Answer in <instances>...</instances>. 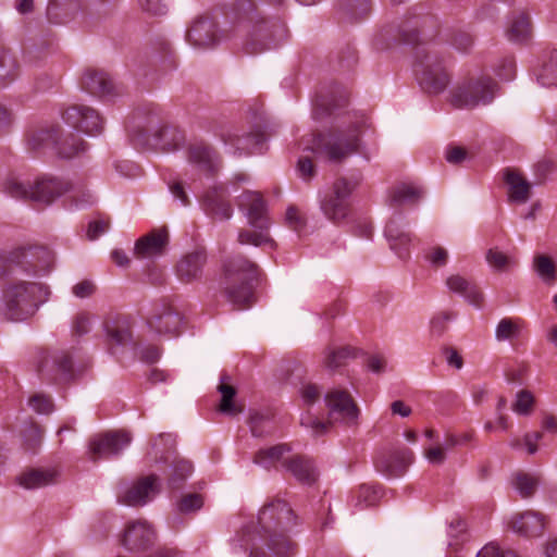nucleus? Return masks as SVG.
Masks as SVG:
<instances>
[{
	"instance_id": "nucleus-1",
	"label": "nucleus",
	"mask_w": 557,
	"mask_h": 557,
	"mask_svg": "<svg viewBox=\"0 0 557 557\" xmlns=\"http://www.w3.org/2000/svg\"><path fill=\"white\" fill-rule=\"evenodd\" d=\"M347 103V94L338 86L323 89L317 95L313 117L319 121L334 117L341 119V122L327 132L304 138V151H311L333 164H341L359 151L368 120L357 113L342 112Z\"/></svg>"
},
{
	"instance_id": "nucleus-2",
	"label": "nucleus",
	"mask_w": 557,
	"mask_h": 557,
	"mask_svg": "<svg viewBox=\"0 0 557 557\" xmlns=\"http://www.w3.org/2000/svg\"><path fill=\"white\" fill-rule=\"evenodd\" d=\"M437 33V18L424 13L422 7H414L400 25L384 27L379 35L397 44H423L416 49L413 70L422 89L431 95L443 92L451 81L444 55L435 46L426 45Z\"/></svg>"
},
{
	"instance_id": "nucleus-3",
	"label": "nucleus",
	"mask_w": 557,
	"mask_h": 557,
	"mask_svg": "<svg viewBox=\"0 0 557 557\" xmlns=\"http://www.w3.org/2000/svg\"><path fill=\"white\" fill-rule=\"evenodd\" d=\"M226 17L245 35L243 48L249 54L275 48L287 35L285 24L277 18L261 16L253 0H235Z\"/></svg>"
},
{
	"instance_id": "nucleus-4",
	"label": "nucleus",
	"mask_w": 557,
	"mask_h": 557,
	"mask_svg": "<svg viewBox=\"0 0 557 557\" xmlns=\"http://www.w3.org/2000/svg\"><path fill=\"white\" fill-rule=\"evenodd\" d=\"M297 523V516L289 504L276 498L260 509L257 528H249L275 557H294L298 552V544L288 533Z\"/></svg>"
},
{
	"instance_id": "nucleus-5",
	"label": "nucleus",
	"mask_w": 557,
	"mask_h": 557,
	"mask_svg": "<svg viewBox=\"0 0 557 557\" xmlns=\"http://www.w3.org/2000/svg\"><path fill=\"white\" fill-rule=\"evenodd\" d=\"M261 271L259 267L238 255L224 263L223 292L226 299L238 308L249 307L253 302L255 283Z\"/></svg>"
},
{
	"instance_id": "nucleus-6",
	"label": "nucleus",
	"mask_w": 557,
	"mask_h": 557,
	"mask_svg": "<svg viewBox=\"0 0 557 557\" xmlns=\"http://www.w3.org/2000/svg\"><path fill=\"white\" fill-rule=\"evenodd\" d=\"M42 286L35 282L17 281L2 286V317L22 322L33 317L40 304Z\"/></svg>"
},
{
	"instance_id": "nucleus-7",
	"label": "nucleus",
	"mask_w": 557,
	"mask_h": 557,
	"mask_svg": "<svg viewBox=\"0 0 557 557\" xmlns=\"http://www.w3.org/2000/svg\"><path fill=\"white\" fill-rule=\"evenodd\" d=\"M128 133L136 147L157 148L163 151L175 150L185 140L183 132L175 126L160 125L157 115H150L147 119L135 117Z\"/></svg>"
},
{
	"instance_id": "nucleus-8",
	"label": "nucleus",
	"mask_w": 557,
	"mask_h": 557,
	"mask_svg": "<svg viewBox=\"0 0 557 557\" xmlns=\"http://www.w3.org/2000/svg\"><path fill=\"white\" fill-rule=\"evenodd\" d=\"M359 185V178L341 176L320 200V208L327 220L341 224L350 214V196Z\"/></svg>"
},
{
	"instance_id": "nucleus-9",
	"label": "nucleus",
	"mask_w": 557,
	"mask_h": 557,
	"mask_svg": "<svg viewBox=\"0 0 557 557\" xmlns=\"http://www.w3.org/2000/svg\"><path fill=\"white\" fill-rule=\"evenodd\" d=\"M497 90L498 84L491 76H471L453 91L451 103L468 109L485 106L494 100Z\"/></svg>"
},
{
	"instance_id": "nucleus-10",
	"label": "nucleus",
	"mask_w": 557,
	"mask_h": 557,
	"mask_svg": "<svg viewBox=\"0 0 557 557\" xmlns=\"http://www.w3.org/2000/svg\"><path fill=\"white\" fill-rule=\"evenodd\" d=\"M214 134L235 156L261 152L267 140L259 129L252 127L246 129L234 124L220 125L214 129Z\"/></svg>"
},
{
	"instance_id": "nucleus-11",
	"label": "nucleus",
	"mask_w": 557,
	"mask_h": 557,
	"mask_svg": "<svg viewBox=\"0 0 557 557\" xmlns=\"http://www.w3.org/2000/svg\"><path fill=\"white\" fill-rule=\"evenodd\" d=\"M36 369L41 380L58 385L69 384L75 375L71 356L66 351L40 349Z\"/></svg>"
},
{
	"instance_id": "nucleus-12",
	"label": "nucleus",
	"mask_w": 557,
	"mask_h": 557,
	"mask_svg": "<svg viewBox=\"0 0 557 557\" xmlns=\"http://www.w3.org/2000/svg\"><path fill=\"white\" fill-rule=\"evenodd\" d=\"M41 259H50V251L38 246H18L2 256V275L14 267L24 272L37 273L48 268V262L40 263Z\"/></svg>"
},
{
	"instance_id": "nucleus-13",
	"label": "nucleus",
	"mask_w": 557,
	"mask_h": 557,
	"mask_svg": "<svg viewBox=\"0 0 557 557\" xmlns=\"http://www.w3.org/2000/svg\"><path fill=\"white\" fill-rule=\"evenodd\" d=\"M62 116L67 125L88 135H98L103 129V119L99 112L84 104L69 107Z\"/></svg>"
},
{
	"instance_id": "nucleus-14",
	"label": "nucleus",
	"mask_w": 557,
	"mask_h": 557,
	"mask_svg": "<svg viewBox=\"0 0 557 557\" xmlns=\"http://www.w3.org/2000/svg\"><path fill=\"white\" fill-rule=\"evenodd\" d=\"M147 323L158 334L177 336L182 330L183 317L168 300L162 299L154 305Z\"/></svg>"
},
{
	"instance_id": "nucleus-15",
	"label": "nucleus",
	"mask_w": 557,
	"mask_h": 557,
	"mask_svg": "<svg viewBox=\"0 0 557 557\" xmlns=\"http://www.w3.org/2000/svg\"><path fill=\"white\" fill-rule=\"evenodd\" d=\"M132 441V436L126 431L108 432L95 436L89 442L90 459L97 462L101 458L116 456Z\"/></svg>"
},
{
	"instance_id": "nucleus-16",
	"label": "nucleus",
	"mask_w": 557,
	"mask_h": 557,
	"mask_svg": "<svg viewBox=\"0 0 557 557\" xmlns=\"http://www.w3.org/2000/svg\"><path fill=\"white\" fill-rule=\"evenodd\" d=\"M239 210L244 211L248 223L257 230H269L271 220L268 206L262 195L257 191L245 190L237 199Z\"/></svg>"
},
{
	"instance_id": "nucleus-17",
	"label": "nucleus",
	"mask_w": 557,
	"mask_h": 557,
	"mask_svg": "<svg viewBox=\"0 0 557 557\" xmlns=\"http://www.w3.org/2000/svg\"><path fill=\"white\" fill-rule=\"evenodd\" d=\"M156 540V532L146 520L129 521L120 537V544L129 552L148 549Z\"/></svg>"
},
{
	"instance_id": "nucleus-18",
	"label": "nucleus",
	"mask_w": 557,
	"mask_h": 557,
	"mask_svg": "<svg viewBox=\"0 0 557 557\" xmlns=\"http://www.w3.org/2000/svg\"><path fill=\"white\" fill-rule=\"evenodd\" d=\"M413 459L414 456L410 448L397 447L380 454L375 460V468L388 478H398L407 471Z\"/></svg>"
},
{
	"instance_id": "nucleus-19",
	"label": "nucleus",
	"mask_w": 557,
	"mask_h": 557,
	"mask_svg": "<svg viewBox=\"0 0 557 557\" xmlns=\"http://www.w3.org/2000/svg\"><path fill=\"white\" fill-rule=\"evenodd\" d=\"M72 188V183L66 180L55 176L39 177L33 183L32 202L49 206Z\"/></svg>"
},
{
	"instance_id": "nucleus-20",
	"label": "nucleus",
	"mask_w": 557,
	"mask_h": 557,
	"mask_svg": "<svg viewBox=\"0 0 557 557\" xmlns=\"http://www.w3.org/2000/svg\"><path fill=\"white\" fill-rule=\"evenodd\" d=\"M159 492V476L149 474L126 488L125 492L119 496L117 500L127 506L139 507L146 505Z\"/></svg>"
},
{
	"instance_id": "nucleus-21",
	"label": "nucleus",
	"mask_w": 557,
	"mask_h": 557,
	"mask_svg": "<svg viewBox=\"0 0 557 557\" xmlns=\"http://www.w3.org/2000/svg\"><path fill=\"white\" fill-rule=\"evenodd\" d=\"M325 403L330 409L331 417L342 419L347 424L356 423L359 416V409L347 391H330L325 395Z\"/></svg>"
},
{
	"instance_id": "nucleus-22",
	"label": "nucleus",
	"mask_w": 557,
	"mask_h": 557,
	"mask_svg": "<svg viewBox=\"0 0 557 557\" xmlns=\"http://www.w3.org/2000/svg\"><path fill=\"white\" fill-rule=\"evenodd\" d=\"M508 523L509 528L520 536L539 537L543 535L547 520L543 513L528 510L513 515Z\"/></svg>"
},
{
	"instance_id": "nucleus-23",
	"label": "nucleus",
	"mask_w": 557,
	"mask_h": 557,
	"mask_svg": "<svg viewBox=\"0 0 557 557\" xmlns=\"http://www.w3.org/2000/svg\"><path fill=\"white\" fill-rule=\"evenodd\" d=\"M206 263L207 251L203 247H198L181 258L176 264V275L184 283L200 280Z\"/></svg>"
},
{
	"instance_id": "nucleus-24",
	"label": "nucleus",
	"mask_w": 557,
	"mask_h": 557,
	"mask_svg": "<svg viewBox=\"0 0 557 557\" xmlns=\"http://www.w3.org/2000/svg\"><path fill=\"white\" fill-rule=\"evenodd\" d=\"M186 37L194 47L202 49L213 47L219 40L216 23L210 16H200L189 27Z\"/></svg>"
},
{
	"instance_id": "nucleus-25",
	"label": "nucleus",
	"mask_w": 557,
	"mask_h": 557,
	"mask_svg": "<svg viewBox=\"0 0 557 557\" xmlns=\"http://www.w3.org/2000/svg\"><path fill=\"white\" fill-rule=\"evenodd\" d=\"M205 211L219 220H228L233 214V208L228 201V194L224 186H214L203 196Z\"/></svg>"
},
{
	"instance_id": "nucleus-26",
	"label": "nucleus",
	"mask_w": 557,
	"mask_h": 557,
	"mask_svg": "<svg viewBox=\"0 0 557 557\" xmlns=\"http://www.w3.org/2000/svg\"><path fill=\"white\" fill-rule=\"evenodd\" d=\"M385 236L391 248L400 257L406 258L409 253L411 234L405 230L400 216L392 218L385 226Z\"/></svg>"
},
{
	"instance_id": "nucleus-27",
	"label": "nucleus",
	"mask_w": 557,
	"mask_h": 557,
	"mask_svg": "<svg viewBox=\"0 0 557 557\" xmlns=\"http://www.w3.org/2000/svg\"><path fill=\"white\" fill-rule=\"evenodd\" d=\"M504 181L508 185V198L511 202L525 203L532 195V185L522 173L513 168L504 170Z\"/></svg>"
},
{
	"instance_id": "nucleus-28",
	"label": "nucleus",
	"mask_w": 557,
	"mask_h": 557,
	"mask_svg": "<svg viewBox=\"0 0 557 557\" xmlns=\"http://www.w3.org/2000/svg\"><path fill=\"white\" fill-rule=\"evenodd\" d=\"M168 242L169 234L165 227L153 230L136 242L135 255L143 258L161 255Z\"/></svg>"
},
{
	"instance_id": "nucleus-29",
	"label": "nucleus",
	"mask_w": 557,
	"mask_h": 557,
	"mask_svg": "<svg viewBox=\"0 0 557 557\" xmlns=\"http://www.w3.org/2000/svg\"><path fill=\"white\" fill-rule=\"evenodd\" d=\"M188 161L209 173L215 172L220 164V158L215 149L205 143H196L189 146Z\"/></svg>"
},
{
	"instance_id": "nucleus-30",
	"label": "nucleus",
	"mask_w": 557,
	"mask_h": 557,
	"mask_svg": "<svg viewBox=\"0 0 557 557\" xmlns=\"http://www.w3.org/2000/svg\"><path fill=\"white\" fill-rule=\"evenodd\" d=\"M81 84L84 90L99 97L111 95L114 89L111 77L102 70H87Z\"/></svg>"
},
{
	"instance_id": "nucleus-31",
	"label": "nucleus",
	"mask_w": 557,
	"mask_h": 557,
	"mask_svg": "<svg viewBox=\"0 0 557 557\" xmlns=\"http://www.w3.org/2000/svg\"><path fill=\"white\" fill-rule=\"evenodd\" d=\"M104 331L110 344L124 346L132 341L131 320L126 315H115L106 320Z\"/></svg>"
},
{
	"instance_id": "nucleus-32",
	"label": "nucleus",
	"mask_w": 557,
	"mask_h": 557,
	"mask_svg": "<svg viewBox=\"0 0 557 557\" xmlns=\"http://www.w3.org/2000/svg\"><path fill=\"white\" fill-rule=\"evenodd\" d=\"M449 290L463 296L470 304L480 308L483 304V294L479 287L470 280L455 274L446 280Z\"/></svg>"
},
{
	"instance_id": "nucleus-33",
	"label": "nucleus",
	"mask_w": 557,
	"mask_h": 557,
	"mask_svg": "<svg viewBox=\"0 0 557 557\" xmlns=\"http://www.w3.org/2000/svg\"><path fill=\"white\" fill-rule=\"evenodd\" d=\"M81 9V0H50L47 17L50 23L63 24L70 21Z\"/></svg>"
},
{
	"instance_id": "nucleus-34",
	"label": "nucleus",
	"mask_w": 557,
	"mask_h": 557,
	"mask_svg": "<svg viewBox=\"0 0 557 557\" xmlns=\"http://www.w3.org/2000/svg\"><path fill=\"white\" fill-rule=\"evenodd\" d=\"M423 189L412 184L400 183L393 186L388 193L391 207H400L404 205H416L423 197Z\"/></svg>"
},
{
	"instance_id": "nucleus-35",
	"label": "nucleus",
	"mask_w": 557,
	"mask_h": 557,
	"mask_svg": "<svg viewBox=\"0 0 557 557\" xmlns=\"http://www.w3.org/2000/svg\"><path fill=\"white\" fill-rule=\"evenodd\" d=\"M284 466L300 483L312 484L318 478L312 460L307 457L294 456L286 460Z\"/></svg>"
},
{
	"instance_id": "nucleus-36",
	"label": "nucleus",
	"mask_w": 557,
	"mask_h": 557,
	"mask_svg": "<svg viewBox=\"0 0 557 557\" xmlns=\"http://www.w3.org/2000/svg\"><path fill=\"white\" fill-rule=\"evenodd\" d=\"M263 543L259 540L249 527H245L232 540V545L235 550L249 552L248 557H271L261 546Z\"/></svg>"
},
{
	"instance_id": "nucleus-37",
	"label": "nucleus",
	"mask_w": 557,
	"mask_h": 557,
	"mask_svg": "<svg viewBox=\"0 0 557 557\" xmlns=\"http://www.w3.org/2000/svg\"><path fill=\"white\" fill-rule=\"evenodd\" d=\"M57 472L54 470L27 469L16 476L18 485L27 490L45 487L55 482Z\"/></svg>"
},
{
	"instance_id": "nucleus-38",
	"label": "nucleus",
	"mask_w": 557,
	"mask_h": 557,
	"mask_svg": "<svg viewBox=\"0 0 557 557\" xmlns=\"http://www.w3.org/2000/svg\"><path fill=\"white\" fill-rule=\"evenodd\" d=\"M339 10L344 22L355 23L366 18L372 5L370 0H342Z\"/></svg>"
},
{
	"instance_id": "nucleus-39",
	"label": "nucleus",
	"mask_w": 557,
	"mask_h": 557,
	"mask_svg": "<svg viewBox=\"0 0 557 557\" xmlns=\"http://www.w3.org/2000/svg\"><path fill=\"white\" fill-rule=\"evenodd\" d=\"M537 81L545 87H557V49H552L543 55Z\"/></svg>"
},
{
	"instance_id": "nucleus-40",
	"label": "nucleus",
	"mask_w": 557,
	"mask_h": 557,
	"mask_svg": "<svg viewBox=\"0 0 557 557\" xmlns=\"http://www.w3.org/2000/svg\"><path fill=\"white\" fill-rule=\"evenodd\" d=\"M530 35L531 24L529 16L524 12L515 13L506 32L508 40L523 42L529 39Z\"/></svg>"
},
{
	"instance_id": "nucleus-41",
	"label": "nucleus",
	"mask_w": 557,
	"mask_h": 557,
	"mask_svg": "<svg viewBox=\"0 0 557 557\" xmlns=\"http://www.w3.org/2000/svg\"><path fill=\"white\" fill-rule=\"evenodd\" d=\"M271 410L253 411L249 417L251 434L256 437H263L274 432L275 425Z\"/></svg>"
},
{
	"instance_id": "nucleus-42",
	"label": "nucleus",
	"mask_w": 557,
	"mask_h": 557,
	"mask_svg": "<svg viewBox=\"0 0 557 557\" xmlns=\"http://www.w3.org/2000/svg\"><path fill=\"white\" fill-rule=\"evenodd\" d=\"M57 151L61 158L72 159L84 153L88 145L87 143L75 134H69L62 140L57 141Z\"/></svg>"
},
{
	"instance_id": "nucleus-43",
	"label": "nucleus",
	"mask_w": 557,
	"mask_h": 557,
	"mask_svg": "<svg viewBox=\"0 0 557 557\" xmlns=\"http://www.w3.org/2000/svg\"><path fill=\"white\" fill-rule=\"evenodd\" d=\"M32 189L33 183H24L14 175H9L2 183V193L16 200L32 202Z\"/></svg>"
},
{
	"instance_id": "nucleus-44",
	"label": "nucleus",
	"mask_w": 557,
	"mask_h": 557,
	"mask_svg": "<svg viewBox=\"0 0 557 557\" xmlns=\"http://www.w3.org/2000/svg\"><path fill=\"white\" fill-rule=\"evenodd\" d=\"M191 472L193 465L190 461L185 459L174 460L168 476V487L172 491L182 488Z\"/></svg>"
},
{
	"instance_id": "nucleus-45",
	"label": "nucleus",
	"mask_w": 557,
	"mask_h": 557,
	"mask_svg": "<svg viewBox=\"0 0 557 557\" xmlns=\"http://www.w3.org/2000/svg\"><path fill=\"white\" fill-rule=\"evenodd\" d=\"M58 128H41L33 131L27 139V145L33 151H40L50 145L57 147Z\"/></svg>"
},
{
	"instance_id": "nucleus-46",
	"label": "nucleus",
	"mask_w": 557,
	"mask_h": 557,
	"mask_svg": "<svg viewBox=\"0 0 557 557\" xmlns=\"http://www.w3.org/2000/svg\"><path fill=\"white\" fill-rule=\"evenodd\" d=\"M23 438V448L36 454L41 446L44 438V429L36 422H28L21 431Z\"/></svg>"
},
{
	"instance_id": "nucleus-47",
	"label": "nucleus",
	"mask_w": 557,
	"mask_h": 557,
	"mask_svg": "<svg viewBox=\"0 0 557 557\" xmlns=\"http://www.w3.org/2000/svg\"><path fill=\"white\" fill-rule=\"evenodd\" d=\"M533 269L547 285H552L556 282L557 265L550 257L536 255L533 259Z\"/></svg>"
},
{
	"instance_id": "nucleus-48",
	"label": "nucleus",
	"mask_w": 557,
	"mask_h": 557,
	"mask_svg": "<svg viewBox=\"0 0 557 557\" xmlns=\"http://www.w3.org/2000/svg\"><path fill=\"white\" fill-rule=\"evenodd\" d=\"M287 451H289V447L286 444H278L270 448L259 449L255 454L253 462L269 469Z\"/></svg>"
},
{
	"instance_id": "nucleus-49",
	"label": "nucleus",
	"mask_w": 557,
	"mask_h": 557,
	"mask_svg": "<svg viewBox=\"0 0 557 557\" xmlns=\"http://www.w3.org/2000/svg\"><path fill=\"white\" fill-rule=\"evenodd\" d=\"M224 379L226 376L222 377V382L218 386V391L221 393V403L219 406V410L222 413L228 414V416H236L239 412H242V409L236 406L234 403V397L236 395V388L232 386L231 384H227L224 382Z\"/></svg>"
},
{
	"instance_id": "nucleus-50",
	"label": "nucleus",
	"mask_w": 557,
	"mask_h": 557,
	"mask_svg": "<svg viewBox=\"0 0 557 557\" xmlns=\"http://www.w3.org/2000/svg\"><path fill=\"white\" fill-rule=\"evenodd\" d=\"M237 240L242 245L249 244L257 247L270 245L272 248L275 247V242L270 237L269 230H240Z\"/></svg>"
},
{
	"instance_id": "nucleus-51",
	"label": "nucleus",
	"mask_w": 557,
	"mask_h": 557,
	"mask_svg": "<svg viewBox=\"0 0 557 557\" xmlns=\"http://www.w3.org/2000/svg\"><path fill=\"white\" fill-rule=\"evenodd\" d=\"M380 498H381V491L379 487H376L374 485L362 484L359 486L358 491L356 492L355 506L360 509L372 507L379 503Z\"/></svg>"
},
{
	"instance_id": "nucleus-52",
	"label": "nucleus",
	"mask_w": 557,
	"mask_h": 557,
	"mask_svg": "<svg viewBox=\"0 0 557 557\" xmlns=\"http://www.w3.org/2000/svg\"><path fill=\"white\" fill-rule=\"evenodd\" d=\"M20 73V63L13 52L2 48V86L15 81Z\"/></svg>"
},
{
	"instance_id": "nucleus-53",
	"label": "nucleus",
	"mask_w": 557,
	"mask_h": 557,
	"mask_svg": "<svg viewBox=\"0 0 557 557\" xmlns=\"http://www.w3.org/2000/svg\"><path fill=\"white\" fill-rule=\"evenodd\" d=\"M520 331L521 325L519 320L504 318L496 326L495 336L498 341L512 339L519 336Z\"/></svg>"
},
{
	"instance_id": "nucleus-54",
	"label": "nucleus",
	"mask_w": 557,
	"mask_h": 557,
	"mask_svg": "<svg viewBox=\"0 0 557 557\" xmlns=\"http://www.w3.org/2000/svg\"><path fill=\"white\" fill-rule=\"evenodd\" d=\"M485 258L487 263L498 272L507 271L512 264H515V261L508 255L504 253L496 247L490 248Z\"/></svg>"
},
{
	"instance_id": "nucleus-55",
	"label": "nucleus",
	"mask_w": 557,
	"mask_h": 557,
	"mask_svg": "<svg viewBox=\"0 0 557 557\" xmlns=\"http://www.w3.org/2000/svg\"><path fill=\"white\" fill-rule=\"evenodd\" d=\"M535 398L529 389H521L516 395L512 410L520 416H529L533 411Z\"/></svg>"
},
{
	"instance_id": "nucleus-56",
	"label": "nucleus",
	"mask_w": 557,
	"mask_h": 557,
	"mask_svg": "<svg viewBox=\"0 0 557 557\" xmlns=\"http://www.w3.org/2000/svg\"><path fill=\"white\" fill-rule=\"evenodd\" d=\"M449 536L453 539L448 545L457 549L467 541V522L461 518H454L449 523Z\"/></svg>"
},
{
	"instance_id": "nucleus-57",
	"label": "nucleus",
	"mask_w": 557,
	"mask_h": 557,
	"mask_svg": "<svg viewBox=\"0 0 557 557\" xmlns=\"http://www.w3.org/2000/svg\"><path fill=\"white\" fill-rule=\"evenodd\" d=\"M513 485L523 498H528L534 494L537 482L525 472H517L513 476Z\"/></svg>"
},
{
	"instance_id": "nucleus-58",
	"label": "nucleus",
	"mask_w": 557,
	"mask_h": 557,
	"mask_svg": "<svg viewBox=\"0 0 557 557\" xmlns=\"http://www.w3.org/2000/svg\"><path fill=\"white\" fill-rule=\"evenodd\" d=\"M351 357V349L349 347H339L330 349L325 356V367L335 370L345 366L346 360Z\"/></svg>"
},
{
	"instance_id": "nucleus-59",
	"label": "nucleus",
	"mask_w": 557,
	"mask_h": 557,
	"mask_svg": "<svg viewBox=\"0 0 557 557\" xmlns=\"http://www.w3.org/2000/svg\"><path fill=\"white\" fill-rule=\"evenodd\" d=\"M557 170V163L550 158H543L539 160L534 166L535 184L540 185L545 183L550 174Z\"/></svg>"
},
{
	"instance_id": "nucleus-60",
	"label": "nucleus",
	"mask_w": 557,
	"mask_h": 557,
	"mask_svg": "<svg viewBox=\"0 0 557 557\" xmlns=\"http://www.w3.org/2000/svg\"><path fill=\"white\" fill-rule=\"evenodd\" d=\"M29 407L40 414H49L53 411L54 405L50 395L37 393L28 400Z\"/></svg>"
},
{
	"instance_id": "nucleus-61",
	"label": "nucleus",
	"mask_w": 557,
	"mask_h": 557,
	"mask_svg": "<svg viewBox=\"0 0 557 557\" xmlns=\"http://www.w3.org/2000/svg\"><path fill=\"white\" fill-rule=\"evenodd\" d=\"M203 506V497L198 493H189L178 500L177 509L182 513H190L199 510Z\"/></svg>"
},
{
	"instance_id": "nucleus-62",
	"label": "nucleus",
	"mask_w": 557,
	"mask_h": 557,
	"mask_svg": "<svg viewBox=\"0 0 557 557\" xmlns=\"http://www.w3.org/2000/svg\"><path fill=\"white\" fill-rule=\"evenodd\" d=\"M494 71L496 75L504 81L512 79L516 74V64L513 58L505 57L500 59L499 62L495 65Z\"/></svg>"
},
{
	"instance_id": "nucleus-63",
	"label": "nucleus",
	"mask_w": 557,
	"mask_h": 557,
	"mask_svg": "<svg viewBox=\"0 0 557 557\" xmlns=\"http://www.w3.org/2000/svg\"><path fill=\"white\" fill-rule=\"evenodd\" d=\"M337 59L341 69L350 70L358 62L357 50L352 46L347 45L338 52Z\"/></svg>"
},
{
	"instance_id": "nucleus-64",
	"label": "nucleus",
	"mask_w": 557,
	"mask_h": 557,
	"mask_svg": "<svg viewBox=\"0 0 557 557\" xmlns=\"http://www.w3.org/2000/svg\"><path fill=\"white\" fill-rule=\"evenodd\" d=\"M476 557H519L515 550L503 549L497 545L487 544L479 553Z\"/></svg>"
}]
</instances>
